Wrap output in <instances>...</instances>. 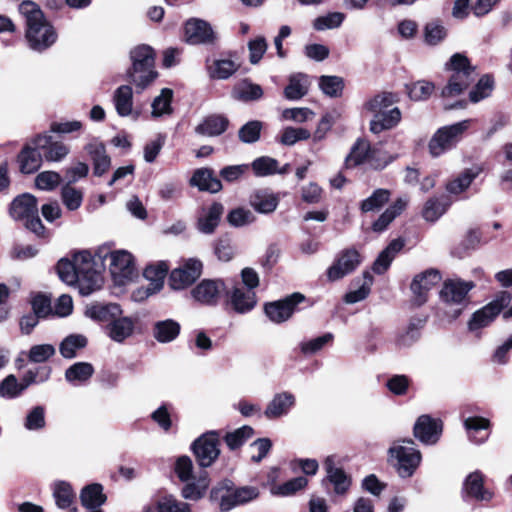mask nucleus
Segmentation results:
<instances>
[{"mask_svg": "<svg viewBox=\"0 0 512 512\" xmlns=\"http://www.w3.org/2000/svg\"><path fill=\"white\" fill-rule=\"evenodd\" d=\"M461 494L464 501L475 500L477 502H490L494 496V493L485 487V476L479 470L466 476Z\"/></svg>", "mask_w": 512, "mask_h": 512, "instance_id": "nucleus-16", "label": "nucleus"}, {"mask_svg": "<svg viewBox=\"0 0 512 512\" xmlns=\"http://www.w3.org/2000/svg\"><path fill=\"white\" fill-rule=\"evenodd\" d=\"M442 279V275L437 269H427L417 274L410 285L413 292V302L416 306L425 304L428 300V292L436 286Z\"/></svg>", "mask_w": 512, "mask_h": 512, "instance_id": "nucleus-18", "label": "nucleus"}, {"mask_svg": "<svg viewBox=\"0 0 512 512\" xmlns=\"http://www.w3.org/2000/svg\"><path fill=\"white\" fill-rule=\"evenodd\" d=\"M122 314L121 306L117 303L99 304L95 303L86 308L85 315L97 322L111 323V321Z\"/></svg>", "mask_w": 512, "mask_h": 512, "instance_id": "nucleus-32", "label": "nucleus"}, {"mask_svg": "<svg viewBox=\"0 0 512 512\" xmlns=\"http://www.w3.org/2000/svg\"><path fill=\"white\" fill-rule=\"evenodd\" d=\"M239 69V64H236L231 59H216L211 65L207 66L208 74L211 79L225 80L230 78Z\"/></svg>", "mask_w": 512, "mask_h": 512, "instance_id": "nucleus-43", "label": "nucleus"}, {"mask_svg": "<svg viewBox=\"0 0 512 512\" xmlns=\"http://www.w3.org/2000/svg\"><path fill=\"white\" fill-rule=\"evenodd\" d=\"M181 326L173 319L157 321L153 325V336L160 343H169L180 334Z\"/></svg>", "mask_w": 512, "mask_h": 512, "instance_id": "nucleus-39", "label": "nucleus"}, {"mask_svg": "<svg viewBox=\"0 0 512 512\" xmlns=\"http://www.w3.org/2000/svg\"><path fill=\"white\" fill-rule=\"evenodd\" d=\"M220 446V431L210 430L197 437L192 442L190 449L198 466L208 468L218 460L221 453Z\"/></svg>", "mask_w": 512, "mask_h": 512, "instance_id": "nucleus-9", "label": "nucleus"}, {"mask_svg": "<svg viewBox=\"0 0 512 512\" xmlns=\"http://www.w3.org/2000/svg\"><path fill=\"white\" fill-rule=\"evenodd\" d=\"M53 496L58 508L68 509L69 512H78V508L75 506L76 493L69 482L58 481L55 483Z\"/></svg>", "mask_w": 512, "mask_h": 512, "instance_id": "nucleus-30", "label": "nucleus"}, {"mask_svg": "<svg viewBox=\"0 0 512 512\" xmlns=\"http://www.w3.org/2000/svg\"><path fill=\"white\" fill-rule=\"evenodd\" d=\"M43 154L37 146L25 145L17 156L20 171L24 174L36 172L42 164Z\"/></svg>", "mask_w": 512, "mask_h": 512, "instance_id": "nucleus-29", "label": "nucleus"}, {"mask_svg": "<svg viewBox=\"0 0 512 512\" xmlns=\"http://www.w3.org/2000/svg\"><path fill=\"white\" fill-rule=\"evenodd\" d=\"M482 244V231L479 227L470 228L462 241L454 247L452 254L463 258L468 255L470 251L477 249Z\"/></svg>", "mask_w": 512, "mask_h": 512, "instance_id": "nucleus-41", "label": "nucleus"}, {"mask_svg": "<svg viewBox=\"0 0 512 512\" xmlns=\"http://www.w3.org/2000/svg\"><path fill=\"white\" fill-rule=\"evenodd\" d=\"M254 174L258 177L277 173L278 161L268 156L256 158L251 164Z\"/></svg>", "mask_w": 512, "mask_h": 512, "instance_id": "nucleus-57", "label": "nucleus"}, {"mask_svg": "<svg viewBox=\"0 0 512 512\" xmlns=\"http://www.w3.org/2000/svg\"><path fill=\"white\" fill-rule=\"evenodd\" d=\"M20 384L15 375L10 374L0 382V397L13 399L22 394Z\"/></svg>", "mask_w": 512, "mask_h": 512, "instance_id": "nucleus-63", "label": "nucleus"}, {"mask_svg": "<svg viewBox=\"0 0 512 512\" xmlns=\"http://www.w3.org/2000/svg\"><path fill=\"white\" fill-rule=\"evenodd\" d=\"M427 321V317H412L405 333L400 334L396 339L398 346H410L419 339V330L422 329Z\"/></svg>", "mask_w": 512, "mask_h": 512, "instance_id": "nucleus-47", "label": "nucleus"}, {"mask_svg": "<svg viewBox=\"0 0 512 512\" xmlns=\"http://www.w3.org/2000/svg\"><path fill=\"white\" fill-rule=\"evenodd\" d=\"M494 89V78L490 74L480 77L473 89L469 92V101L478 103L479 101L490 96Z\"/></svg>", "mask_w": 512, "mask_h": 512, "instance_id": "nucleus-50", "label": "nucleus"}, {"mask_svg": "<svg viewBox=\"0 0 512 512\" xmlns=\"http://www.w3.org/2000/svg\"><path fill=\"white\" fill-rule=\"evenodd\" d=\"M475 177L476 174L471 169H466L456 178L447 182L446 190L450 194L458 195L469 188Z\"/></svg>", "mask_w": 512, "mask_h": 512, "instance_id": "nucleus-54", "label": "nucleus"}, {"mask_svg": "<svg viewBox=\"0 0 512 512\" xmlns=\"http://www.w3.org/2000/svg\"><path fill=\"white\" fill-rule=\"evenodd\" d=\"M390 191L387 189H376L371 196L361 202L362 212H370L382 208L390 199Z\"/></svg>", "mask_w": 512, "mask_h": 512, "instance_id": "nucleus-52", "label": "nucleus"}, {"mask_svg": "<svg viewBox=\"0 0 512 512\" xmlns=\"http://www.w3.org/2000/svg\"><path fill=\"white\" fill-rule=\"evenodd\" d=\"M398 97L392 92H381L368 100L364 107L373 114L369 129L373 134L395 128L401 121L402 113L398 107L392 105L398 102Z\"/></svg>", "mask_w": 512, "mask_h": 512, "instance_id": "nucleus-3", "label": "nucleus"}, {"mask_svg": "<svg viewBox=\"0 0 512 512\" xmlns=\"http://www.w3.org/2000/svg\"><path fill=\"white\" fill-rule=\"evenodd\" d=\"M37 206V198L30 193L18 195L10 204L9 213L16 220H23L27 230L37 237L45 238L47 229L43 225Z\"/></svg>", "mask_w": 512, "mask_h": 512, "instance_id": "nucleus-6", "label": "nucleus"}, {"mask_svg": "<svg viewBox=\"0 0 512 512\" xmlns=\"http://www.w3.org/2000/svg\"><path fill=\"white\" fill-rule=\"evenodd\" d=\"M262 127L261 121H248L238 131L239 140L248 144L257 142L260 139Z\"/></svg>", "mask_w": 512, "mask_h": 512, "instance_id": "nucleus-55", "label": "nucleus"}, {"mask_svg": "<svg viewBox=\"0 0 512 512\" xmlns=\"http://www.w3.org/2000/svg\"><path fill=\"white\" fill-rule=\"evenodd\" d=\"M169 272V265L165 261L157 262L156 264L147 265L143 271V276L150 281L145 289L137 291L140 300L149 297L152 294L159 292L164 285V280Z\"/></svg>", "mask_w": 512, "mask_h": 512, "instance_id": "nucleus-19", "label": "nucleus"}, {"mask_svg": "<svg viewBox=\"0 0 512 512\" xmlns=\"http://www.w3.org/2000/svg\"><path fill=\"white\" fill-rule=\"evenodd\" d=\"M344 80L339 76L323 75L319 79V87L329 97H340L344 89Z\"/></svg>", "mask_w": 512, "mask_h": 512, "instance_id": "nucleus-51", "label": "nucleus"}, {"mask_svg": "<svg viewBox=\"0 0 512 512\" xmlns=\"http://www.w3.org/2000/svg\"><path fill=\"white\" fill-rule=\"evenodd\" d=\"M445 70L451 73L457 72L464 74L467 71H475V67L472 66L469 58L461 53L453 54L449 61L445 64Z\"/></svg>", "mask_w": 512, "mask_h": 512, "instance_id": "nucleus-59", "label": "nucleus"}, {"mask_svg": "<svg viewBox=\"0 0 512 512\" xmlns=\"http://www.w3.org/2000/svg\"><path fill=\"white\" fill-rule=\"evenodd\" d=\"M407 207V202L402 198L396 199L372 224V230L380 233L387 229L390 223L399 216Z\"/></svg>", "mask_w": 512, "mask_h": 512, "instance_id": "nucleus-38", "label": "nucleus"}, {"mask_svg": "<svg viewBox=\"0 0 512 512\" xmlns=\"http://www.w3.org/2000/svg\"><path fill=\"white\" fill-rule=\"evenodd\" d=\"M226 286L223 279H203L191 290V295L203 305L216 306L224 297Z\"/></svg>", "mask_w": 512, "mask_h": 512, "instance_id": "nucleus-14", "label": "nucleus"}, {"mask_svg": "<svg viewBox=\"0 0 512 512\" xmlns=\"http://www.w3.org/2000/svg\"><path fill=\"white\" fill-rule=\"evenodd\" d=\"M452 205V198L447 194L429 198L423 208V217L430 222L438 220Z\"/></svg>", "mask_w": 512, "mask_h": 512, "instance_id": "nucleus-31", "label": "nucleus"}, {"mask_svg": "<svg viewBox=\"0 0 512 512\" xmlns=\"http://www.w3.org/2000/svg\"><path fill=\"white\" fill-rule=\"evenodd\" d=\"M414 445L411 438H399L388 449V456L397 474L403 479L411 478L422 462V454Z\"/></svg>", "mask_w": 512, "mask_h": 512, "instance_id": "nucleus-4", "label": "nucleus"}, {"mask_svg": "<svg viewBox=\"0 0 512 512\" xmlns=\"http://www.w3.org/2000/svg\"><path fill=\"white\" fill-rule=\"evenodd\" d=\"M224 213V206L222 203L214 201L207 209V212L198 218V229L205 234H212L218 227L222 215Z\"/></svg>", "mask_w": 512, "mask_h": 512, "instance_id": "nucleus-33", "label": "nucleus"}, {"mask_svg": "<svg viewBox=\"0 0 512 512\" xmlns=\"http://www.w3.org/2000/svg\"><path fill=\"white\" fill-rule=\"evenodd\" d=\"M443 422L428 414L419 416L413 427V435L422 444L434 445L442 435Z\"/></svg>", "mask_w": 512, "mask_h": 512, "instance_id": "nucleus-17", "label": "nucleus"}, {"mask_svg": "<svg viewBox=\"0 0 512 512\" xmlns=\"http://www.w3.org/2000/svg\"><path fill=\"white\" fill-rule=\"evenodd\" d=\"M33 145L41 149L43 157L49 162H58L64 159L70 149L61 141H55L47 133L38 134L32 139Z\"/></svg>", "mask_w": 512, "mask_h": 512, "instance_id": "nucleus-22", "label": "nucleus"}, {"mask_svg": "<svg viewBox=\"0 0 512 512\" xmlns=\"http://www.w3.org/2000/svg\"><path fill=\"white\" fill-rule=\"evenodd\" d=\"M475 284L472 281L451 280L448 279L443 283L440 291V299L446 304H463L462 308L454 310L452 314L453 319H457L466 306L465 302L468 298V293L474 288Z\"/></svg>", "mask_w": 512, "mask_h": 512, "instance_id": "nucleus-13", "label": "nucleus"}, {"mask_svg": "<svg viewBox=\"0 0 512 512\" xmlns=\"http://www.w3.org/2000/svg\"><path fill=\"white\" fill-rule=\"evenodd\" d=\"M19 12L26 19L25 38L32 50L43 52L56 42L57 32L39 5L29 0L23 1L19 5Z\"/></svg>", "mask_w": 512, "mask_h": 512, "instance_id": "nucleus-1", "label": "nucleus"}, {"mask_svg": "<svg viewBox=\"0 0 512 512\" xmlns=\"http://www.w3.org/2000/svg\"><path fill=\"white\" fill-rule=\"evenodd\" d=\"M408 97L413 101H425L435 90V84L426 80H418L405 85Z\"/></svg>", "mask_w": 512, "mask_h": 512, "instance_id": "nucleus-46", "label": "nucleus"}, {"mask_svg": "<svg viewBox=\"0 0 512 512\" xmlns=\"http://www.w3.org/2000/svg\"><path fill=\"white\" fill-rule=\"evenodd\" d=\"M308 484L307 478L299 476L292 478L285 483L272 488L271 492L274 495L289 496L295 494L297 491L305 488Z\"/></svg>", "mask_w": 512, "mask_h": 512, "instance_id": "nucleus-58", "label": "nucleus"}, {"mask_svg": "<svg viewBox=\"0 0 512 512\" xmlns=\"http://www.w3.org/2000/svg\"><path fill=\"white\" fill-rule=\"evenodd\" d=\"M469 126L470 120H463L438 128L428 143V150L431 156L439 157L455 148L462 140Z\"/></svg>", "mask_w": 512, "mask_h": 512, "instance_id": "nucleus-8", "label": "nucleus"}, {"mask_svg": "<svg viewBox=\"0 0 512 512\" xmlns=\"http://www.w3.org/2000/svg\"><path fill=\"white\" fill-rule=\"evenodd\" d=\"M497 316L498 314L494 311L493 307L486 304L472 314L468 321V329L470 331H476L488 327Z\"/></svg>", "mask_w": 512, "mask_h": 512, "instance_id": "nucleus-45", "label": "nucleus"}, {"mask_svg": "<svg viewBox=\"0 0 512 512\" xmlns=\"http://www.w3.org/2000/svg\"><path fill=\"white\" fill-rule=\"evenodd\" d=\"M107 496L100 483H91L84 486L80 492L81 505L87 509H96L105 504Z\"/></svg>", "mask_w": 512, "mask_h": 512, "instance_id": "nucleus-36", "label": "nucleus"}, {"mask_svg": "<svg viewBox=\"0 0 512 512\" xmlns=\"http://www.w3.org/2000/svg\"><path fill=\"white\" fill-rule=\"evenodd\" d=\"M106 328L108 336L121 343L133 334L135 321L130 317H121L120 315L115 317Z\"/></svg>", "mask_w": 512, "mask_h": 512, "instance_id": "nucleus-35", "label": "nucleus"}, {"mask_svg": "<svg viewBox=\"0 0 512 512\" xmlns=\"http://www.w3.org/2000/svg\"><path fill=\"white\" fill-rule=\"evenodd\" d=\"M173 98V91L170 88H163L161 94L152 102L153 115L160 116L170 111V105Z\"/></svg>", "mask_w": 512, "mask_h": 512, "instance_id": "nucleus-64", "label": "nucleus"}, {"mask_svg": "<svg viewBox=\"0 0 512 512\" xmlns=\"http://www.w3.org/2000/svg\"><path fill=\"white\" fill-rule=\"evenodd\" d=\"M114 103L117 113L122 116H128L133 106V90L130 85L118 87L114 94Z\"/></svg>", "mask_w": 512, "mask_h": 512, "instance_id": "nucleus-44", "label": "nucleus"}, {"mask_svg": "<svg viewBox=\"0 0 512 512\" xmlns=\"http://www.w3.org/2000/svg\"><path fill=\"white\" fill-rule=\"evenodd\" d=\"M229 126V120L223 115H210L207 116L199 125L196 126L195 131L198 134L205 136H218L223 134Z\"/></svg>", "mask_w": 512, "mask_h": 512, "instance_id": "nucleus-37", "label": "nucleus"}, {"mask_svg": "<svg viewBox=\"0 0 512 512\" xmlns=\"http://www.w3.org/2000/svg\"><path fill=\"white\" fill-rule=\"evenodd\" d=\"M62 178L59 173L55 171L40 172L35 178V186L40 190L51 191L59 186Z\"/></svg>", "mask_w": 512, "mask_h": 512, "instance_id": "nucleus-60", "label": "nucleus"}, {"mask_svg": "<svg viewBox=\"0 0 512 512\" xmlns=\"http://www.w3.org/2000/svg\"><path fill=\"white\" fill-rule=\"evenodd\" d=\"M369 152L370 143L362 138H358L352 145L349 154L345 158V168L352 169L366 163Z\"/></svg>", "mask_w": 512, "mask_h": 512, "instance_id": "nucleus-40", "label": "nucleus"}, {"mask_svg": "<svg viewBox=\"0 0 512 512\" xmlns=\"http://www.w3.org/2000/svg\"><path fill=\"white\" fill-rule=\"evenodd\" d=\"M295 396L290 392H281L274 395L273 399L268 403L264 415L268 419H277L286 415L295 405Z\"/></svg>", "mask_w": 512, "mask_h": 512, "instance_id": "nucleus-27", "label": "nucleus"}, {"mask_svg": "<svg viewBox=\"0 0 512 512\" xmlns=\"http://www.w3.org/2000/svg\"><path fill=\"white\" fill-rule=\"evenodd\" d=\"M61 199L68 210L75 211L82 204L83 193L72 185L65 184L61 188Z\"/></svg>", "mask_w": 512, "mask_h": 512, "instance_id": "nucleus-56", "label": "nucleus"}, {"mask_svg": "<svg viewBox=\"0 0 512 512\" xmlns=\"http://www.w3.org/2000/svg\"><path fill=\"white\" fill-rule=\"evenodd\" d=\"M302 303H307V306L313 305V302L304 294L294 292L283 299L264 303L263 310L271 322L281 324L289 320L299 310L298 306Z\"/></svg>", "mask_w": 512, "mask_h": 512, "instance_id": "nucleus-10", "label": "nucleus"}, {"mask_svg": "<svg viewBox=\"0 0 512 512\" xmlns=\"http://www.w3.org/2000/svg\"><path fill=\"white\" fill-rule=\"evenodd\" d=\"M345 19V15L341 12H332L326 16L317 17L314 20L313 27L315 30L321 31L325 29H333L339 27Z\"/></svg>", "mask_w": 512, "mask_h": 512, "instance_id": "nucleus-62", "label": "nucleus"}, {"mask_svg": "<svg viewBox=\"0 0 512 512\" xmlns=\"http://www.w3.org/2000/svg\"><path fill=\"white\" fill-rule=\"evenodd\" d=\"M31 306L33 309V313L40 318H47L53 313L51 306V298L50 296L43 293H37L32 298Z\"/></svg>", "mask_w": 512, "mask_h": 512, "instance_id": "nucleus-61", "label": "nucleus"}, {"mask_svg": "<svg viewBox=\"0 0 512 512\" xmlns=\"http://www.w3.org/2000/svg\"><path fill=\"white\" fill-rule=\"evenodd\" d=\"M79 293L88 296L100 289L103 284L101 271L96 268L95 256L88 250L74 254Z\"/></svg>", "mask_w": 512, "mask_h": 512, "instance_id": "nucleus-7", "label": "nucleus"}, {"mask_svg": "<svg viewBox=\"0 0 512 512\" xmlns=\"http://www.w3.org/2000/svg\"><path fill=\"white\" fill-rule=\"evenodd\" d=\"M259 491L256 487H235V483L228 478L219 481L210 491V499L218 501L221 511L227 512L238 505L256 499Z\"/></svg>", "mask_w": 512, "mask_h": 512, "instance_id": "nucleus-5", "label": "nucleus"}, {"mask_svg": "<svg viewBox=\"0 0 512 512\" xmlns=\"http://www.w3.org/2000/svg\"><path fill=\"white\" fill-rule=\"evenodd\" d=\"M258 298L255 291H248L235 281L226 291L223 300L224 310L228 313L247 314L251 312L257 305Z\"/></svg>", "mask_w": 512, "mask_h": 512, "instance_id": "nucleus-11", "label": "nucleus"}, {"mask_svg": "<svg viewBox=\"0 0 512 512\" xmlns=\"http://www.w3.org/2000/svg\"><path fill=\"white\" fill-rule=\"evenodd\" d=\"M87 338L81 334H71L60 343L59 351L64 358L71 359L76 351L87 346Z\"/></svg>", "mask_w": 512, "mask_h": 512, "instance_id": "nucleus-49", "label": "nucleus"}, {"mask_svg": "<svg viewBox=\"0 0 512 512\" xmlns=\"http://www.w3.org/2000/svg\"><path fill=\"white\" fill-rule=\"evenodd\" d=\"M203 264L198 259L190 258L182 266L173 269L169 275V286L173 290L185 289L201 276Z\"/></svg>", "mask_w": 512, "mask_h": 512, "instance_id": "nucleus-15", "label": "nucleus"}, {"mask_svg": "<svg viewBox=\"0 0 512 512\" xmlns=\"http://www.w3.org/2000/svg\"><path fill=\"white\" fill-rule=\"evenodd\" d=\"M324 468L326 471V477L322 481L323 484L328 481L334 486V492L336 494H346L352 484L351 477L344 471L343 468L335 467L333 456H328L325 459Z\"/></svg>", "mask_w": 512, "mask_h": 512, "instance_id": "nucleus-23", "label": "nucleus"}, {"mask_svg": "<svg viewBox=\"0 0 512 512\" xmlns=\"http://www.w3.org/2000/svg\"><path fill=\"white\" fill-rule=\"evenodd\" d=\"M75 265L76 263L74 260V255L72 256L71 260L68 258L60 259L56 265V270L59 278L69 285H78Z\"/></svg>", "mask_w": 512, "mask_h": 512, "instance_id": "nucleus-53", "label": "nucleus"}, {"mask_svg": "<svg viewBox=\"0 0 512 512\" xmlns=\"http://www.w3.org/2000/svg\"><path fill=\"white\" fill-rule=\"evenodd\" d=\"M363 257L355 247L341 250L335 257L332 265L326 270L329 282L343 279L353 273L362 263Z\"/></svg>", "mask_w": 512, "mask_h": 512, "instance_id": "nucleus-12", "label": "nucleus"}, {"mask_svg": "<svg viewBox=\"0 0 512 512\" xmlns=\"http://www.w3.org/2000/svg\"><path fill=\"white\" fill-rule=\"evenodd\" d=\"M129 56L131 66L126 71L125 80L140 94L159 76L155 67L156 51L150 45L140 44L131 49Z\"/></svg>", "mask_w": 512, "mask_h": 512, "instance_id": "nucleus-2", "label": "nucleus"}, {"mask_svg": "<svg viewBox=\"0 0 512 512\" xmlns=\"http://www.w3.org/2000/svg\"><path fill=\"white\" fill-rule=\"evenodd\" d=\"M475 71H467L462 74L461 72L451 73L447 84L442 88L441 96L443 98L456 97L461 95L467 90L474 82Z\"/></svg>", "mask_w": 512, "mask_h": 512, "instance_id": "nucleus-25", "label": "nucleus"}, {"mask_svg": "<svg viewBox=\"0 0 512 512\" xmlns=\"http://www.w3.org/2000/svg\"><path fill=\"white\" fill-rule=\"evenodd\" d=\"M190 184L198 187L200 191L217 193L222 189V182L210 168H200L194 171Z\"/></svg>", "mask_w": 512, "mask_h": 512, "instance_id": "nucleus-28", "label": "nucleus"}, {"mask_svg": "<svg viewBox=\"0 0 512 512\" xmlns=\"http://www.w3.org/2000/svg\"><path fill=\"white\" fill-rule=\"evenodd\" d=\"M95 370L91 363L76 362L65 371V379L73 385L86 383L94 374Z\"/></svg>", "mask_w": 512, "mask_h": 512, "instance_id": "nucleus-42", "label": "nucleus"}, {"mask_svg": "<svg viewBox=\"0 0 512 512\" xmlns=\"http://www.w3.org/2000/svg\"><path fill=\"white\" fill-rule=\"evenodd\" d=\"M278 204L279 197L268 189L256 190L250 196V205L259 213H272L276 210Z\"/></svg>", "mask_w": 512, "mask_h": 512, "instance_id": "nucleus-34", "label": "nucleus"}, {"mask_svg": "<svg viewBox=\"0 0 512 512\" xmlns=\"http://www.w3.org/2000/svg\"><path fill=\"white\" fill-rule=\"evenodd\" d=\"M84 150L89 155L93 164V174L101 177L107 173L111 167V158L106 152L105 144L102 142H93L85 145Z\"/></svg>", "mask_w": 512, "mask_h": 512, "instance_id": "nucleus-24", "label": "nucleus"}, {"mask_svg": "<svg viewBox=\"0 0 512 512\" xmlns=\"http://www.w3.org/2000/svg\"><path fill=\"white\" fill-rule=\"evenodd\" d=\"M143 512H191V508L188 503L179 502L173 495L164 494L146 505Z\"/></svg>", "mask_w": 512, "mask_h": 512, "instance_id": "nucleus-26", "label": "nucleus"}, {"mask_svg": "<svg viewBox=\"0 0 512 512\" xmlns=\"http://www.w3.org/2000/svg\"><path fill=\"white\" fill-rule=\"evenodd\" d=\"M110 273L113 280L118 284H123L130 280L134 274V258L131 253L119 250L110 252Z\"/></svg>", "mask_w": 512, "mask_h": 512, "instance_id": "nucleus-21", "label": "nucleus"}, {"mask_svg": "<svg viewBox=\"0 0 512 512\" xmlns=\"http://www.w3.org/2000/svg\"><path fill=\"white\" fill-rule=\"evenodd\" d=\"M184 39L192 45L212 44L216 36L211 25L201 19L192 18L184 24Z\"/></svg>", "mask_w": 512, "mask_h": 512, "instance_id": "nucleus-20", "label": "nucleus"}, {"mask_svg": "<svg viewBox=\"0 0 512 512\" xmlns=\"http://www.w3.org/2000/svg\"><path fill=\"white\" fill-rule=\"evenodd\" d=\"M254 429L251 426L244 425L232 432H227L223 440L227 447L231 450H237L241 448L245 442L254 435Z\"/></svg>", "mask_w": 512, "mask_h": 512, "instance_id": "nucleus-48", "label": "nucleus"}]
</instances>
